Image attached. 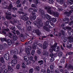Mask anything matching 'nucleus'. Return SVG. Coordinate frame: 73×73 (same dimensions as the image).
Returning <instances> with one entry per match:
<instances>
[{"label":"nucleus","mask_w":73,"mask_h":73,"mask_svg":"<svg viewBox=\"0 0 73 73\" xmlns=\"http://www.w3.org/2000/svg\"><path fill=\"white\" fill-rule=\"evenodd\" d=\"M49 14H50V15H53L54 16L56 17H58L59 16V13L56 11L52 12L51 11V13H50Z\"/></svg>","instance_id":"obj_7"},{"label":"nucleus","mask_w":73,"mask_h":73,"mask_svg":"<svg viewBox=\"0 0 73 73\" xmlns=\"http://www.w3.org/2000/svg\"><path fill=\"white\" fill-rule=\"evenodd\" d=\"M68 68L70 69H72L73 70V66L71 64H70L68 66Z\"/></svg>","instance_id":"obj_37"},{"label":"nucleus","mask_w":73,"mask_h":73,"mask_svg":"<svg viewBox=\"0 0 73 73\" xmlns=\"http://www.w3.org/2000/svg\"><path fill=\"white\" fill-rule=\"evenodd\" d=\"M58 3H64V0H56Z\"/></svg>","instance_id":"obj_40"},{"label":"nucleus","mask_w":73,"mask_h":73,"mask_svg":"<svg viewBox=\"0 0 73 73\" xmlns=\"http://www.w3.org/2000/svg\"><path fill=\"white\" fill-rule=\"evenodd\" d=\"M35 50H32L31 51V54L33 56L35 54Z\"/></svg>","instance_id":"obj_56"},{"label":"nucleus","mask_w":73,"mask_h":73,"mask_svg":"<svg viewBox=\"0 0 73 73\" xmlns=\"http://www.w3.org/2000/svg\"><path fill=\"white\" fill-rule=\"evenodd\" d=\"M7 43L8 45L11 46V45L13 44V42L11 41V40L9 39L7 40Z\"/></svg>","instance_id":"obj_19"},{"label":"nucleus","mask_w":73,"mask_h":73,"mask_svg":"<svg viewBox=\"0 0 73 73\" xmlns=\"http://www.w3.org/2000/svg\"><path fill=\"white\" fill-rule=\"evenodd\" d=\"M13 5L12 3L10 4L9 6H8L7 9H12L13 11H15V10H17V8L16 7H13Z\"/></svg>","instance_id":"obj_8"},{"label":"nucleus","mask_w":73,"mask_h":73,"mask_svg":"<svg viewBox=\"0 0 73 73\" xmlns=\"http://www.w3.org/2000/svg\"><path fill=\"white\" fill-rule=\"evenodd\" d=\"M50 56L51 58L50 59V62H53L54 60V58L57 57V55L56 54H51Z\"/></svg>","instance_id":"obj_4"},{"label":"nucleus","mask_w":73,"mask_h":73,"mask_svg":"<svg viewBox=\"0 0 73 73\" xmlns=\"http://www.w3.org/2000/svg\"><path fill=\"white\" fill-rule=\"evenodd\" d=\"M8 68L9 70H13V69L12 68V67L10 66H8Z\"/></svg>","instance_id":"obj_50"},{"label":"nucleus","mask_w":73,"mask_h":73,"mask_svg":"<svg viewBox=\"0 0 73 73\" xmlns=\"http://www.w3.org/2000/svg\"><path fill=\"white\" fill-rule=\"evenodd\" d=\"M49 23L50 24V25H52V26H53V27H54V25L52 23L48 21H47L45 23L44 25L46 26H48L49 24Z\"/></svg>","instance_id":"obj_13"},{"label":"nucleus","mask_w":73,"mask_h":73,"mask_svg":"<svg viewBox=\"0 0 73 73\" xmlns=\"http://www.w3.org/2000/svg\"><path fill=\"white\" fill-rule=\"evenodd\" d=\"M37 21H34L33 23L35 26H36L37 27H38V23L40 24V25L41 27H43V23H42L41 24L40 23H41V21L40 19L37 18L36 19Z\"/></svg>","instance_id":"obj_2"},{"label":"nucleus","mask_w":73,"mask_h":73,"mask_svg":"<svg viewBox=\"0 0 73 73\" xmlns=\"http://www.w3.org/2000/svg\"><path fill=\"white\" fill-rule=\"evenodd\" d=\"M62 38L64 39L63 40L64 42H66V41H68V38L65 37V35H63L62 37Z\"/></svg>","instance_id":"obj_20"},{"label":"nucleus","mask_w":73,"mask_h":73,"mask_svg":"<svg viewBox=\"0 0 73 73\" xmlns=\"http://www.w3.org/2000/svg\"><path fill=\"white\" fill-rule=\"evenodd\" d=\"M25 67H26V66L25 65V64L24 62H23L22 63V68L23 69H25Z\"/></svg>","instance_id":"obj_34"},{"label":"nucleus","mask_w":73,"mask_h":73,"mask_svg":"<svg viewBox=\"0 0 73 73\" xmlns=\"http://www.w3.org/2000/svg\"><path fill=\"white\" fill-rule=\"evenodd\" d=\"M33 8H29L28 10V11L29 12H30V13H31V12L32 13L33 11H32V10H33Z\"/></svg>","instance_id":"obj_53"},{"label":"nucleus","mask_w":73,"mask_h":73,"mask_svg":"<svg viewBox=\"0 0 73 73\" xmlns=\"http://www.w3.org/2000/svg\"><path fill=\"white\" fill-rule=\"evenodd\" d=\"M17 59H14L13 60H12L11 62V66H14L15 65L17 64Z\"/></svg>","instance_id":"obj_9"},{"label":"nucleus","mask_w":73,"mask_h":73,"mask_svg":"<svg viewBox=\"0 0 73 73\" xmlns=\"http://www.w3.org/2000/svg\"><path fill=\"white\" fill-rule=\"evenodd\" d=\"M16 33L17 35H20V31H16Z\"/></svg>","instance_id":"obj_58"},{"label":"nucleus","mask_w":73,"mask_h":73,"mask_svg":"<svg viewBox=\"0 0 73 73\" xmlns=\"http://www.w3.org/2000/svg\"><path fill=\"white\" fill-rule=\"evenodd\" d=\"M33 68H31L29 70V72L30 73H33Z\"/></svg>","instance_id":"obj_48"},{"label":"nucleus","mask_w":73,"mask_h":73,"mask_svg":"<svg viewBox=\"0 0 73 73\" xmlns=\"http://www.w3.org/2000/svg\"><path fill=\"white\" fill-rule=\"evenodd\" d=\"M50 70H53L54 69V66L53 65H50Z\"/></svg>","instance_id":"obj_45"},{"label":"nucleus","mask_w":73,"mask_h":73,"mask_svg":"<svg viewBox=\"0 0 73 73\" xmlns=\"http://www.w3.org/2000/svg\"><path fill=\"white\" fill-rule=\"evenodd\" d=\"M27 16V13H24L23 14L22 17H25V16Z\"/></svg>","instance_id":"obj_62"},{"label":"nucleus","mask_w":73,"mask_h":73,"mask_svg":"<svg viewBox=\"0 0 73 73\" xmlns=\"http://www.w3.org/2000/svg\"><path fill=\"white\" fill-rule=\"evenodd\" d=\"M33 2L36 5H37L39 3L38 0H33Z\"/></svg>","instance_id":"obj_35"},{"label":"nucleus","mask_w":73,"mask_h":73,"mask_svg":"<svg viewBox=\"0 0 73 73\" xmlns=\"http://www.w3.org/2000/svg\"><path fill=\"white\" fill-rule=\"evenodd\" d=\"M66 11L64 12L65 15H66L67 16H70V15L71 14V13H72L73 12V10H70L69 12V10L67 9V10H66Z\"/></svg>","instance_id":"obj_5"},{"label":"nucleus","mask_w":73,"mask_h":73,"mask_svg":"<svg viewBox=\"0 0 73 73\" xmlns=\"http://www.w3.org/2000/svg\"><path fill=\"white\" fill-rule=\"evenodd\" d=\"M33 32L34 33H35L38 36H40V30H36L35 29H34L33 30Z\"/></svg>","instance_id":"obj_18"},{"label":"nucleus","mask_w":73,"mask_h":73,"mask_svg":"<svg viewBox=\"0 0 73 73\" xmlns=\"http://www.w3.org/2000/svg\"><path fill=\"white\" fill-rule=\"evenodd\" d=\"M47 73H50V70L49 69H47Z\"/></svg>","instance_id":"obj_63"},{"label":"nucleus","mask_w":73,"mask_h":73,"mask_svg":"<svg viewBox=\"0 0 73 73\" xmlns=\"http://www.w3.org/2000/svg\"><path fill=\"white\" fill-rule=\"evenodd\" d=\"M3 24L5 25L6 26H7V27H8V22H5L3 23Z\"/></svg>","instance_id":"obj_54"},{"label":"nucleus","mask_w":73,"mask_h":73,"mask_svg":"<svg viewBox=\"0 0 73 73\" xmlns=\"http://www.w3.org/2000/svg\"><path fill=\"white\" fill-rule=\"evenodd\" d=\"M69 20V18H65L64 19V21H67Z\"/></svg>","instance_id":"obj_55"},{"label":"nucleus","mask_w":73,"mask_h":73,"mask_svg":"<svg viewBox=\"0 0 73 73\" xmlns=\"http://www.w3.org/2000/svg\"><path fill=\"white\" fill-rule=\"evenodd\" d=\"M73 21H71L70 23H69V25L70 26H71V25H73Z\"/></svg>","instance_id":"obj_57"},{"label":"nucleus","mask_w":73,"mask_h":73,"mask_svg":"<svg viewBox=\"0 0 73 73\" xmlns=\"http://www.w3.org/2000/svg\"><path fill=\"white\" fill-rule=\"evenodd\" d=\"M38 63L40 65H43V63H44V61H43L42 60H41L38 61Z\"/></svg>","instance_id":"obj_28"},{"label":"nucleus","mask_w":73,"mask_h":73,"mask_svg":"<svg viewBox=\"0 0 73 73\" xmlns=\"http://www.w3.org/2000/svg\"><path fill=\"white\" fill-rule=\"evenodd\" d=\"M11 53L12 54H13V53H15V54H18V50L17 48H15L14 49V50H12L11 51Z\"/></svg>","instance_id":"obj_17"},{"label":"nucleus","mask_w":73,"mask_h":73,"mask_svg":"<svg viewBox=\"0 0 73 73\" xmlns=\"http://www.w3.org/2000/svg\"><path fill=\"white\" fill-rule=\"evenodd\" d=\"M4 69H5V67H4V66H2L0 70L1 72H4Z\"/></svg>","instance_id":"obj_39"},{"label":"nucleus","mask_w":73,"mask_h":73,"mask_svg":"<svg viewBox=\"0 0 73 73\" xmlns=\"http://www.w3.org/2000/svg\"><path fill=\"white\" fill-rule=\"evenodd\" d=\"M26 61L27 62V63H26V65H29V64H31V61L29 60V59H28Z\"/></svg>","instance_id":"obj_43"},{"label":"nucleus","mask_w":73,"mask_h":73,"mask_svg":"<svg viewBox=\"0 0 73 73\" xmlns=\"http://www.w3.org/2000/svg\"><path fill=\"white\" fill-rule=\"evenodd\" d=\"M0 61L2 64L5 63V61H4V58H3V57H2L1 58H0Z\"/></svg>","instance_id":"obj_30"},{"label":"nucleus","mask_w":73,"mask_h":73,"mask_svg":"<svg viewBox=\"0 0 73 73\" xmlns=\"http://www.w3.org/2000/svg\"><path fill=\"white\" fill-rule=\"evenodd\" d=\"M65 56L62 57V58L60 62L61 64H64L65 62Z\"/></svg>","instance_id":"obj_22"},{"label":"nucleus","mask_w":73,"mask_h":73,"mask_svg":"<svg viewBox=\"0 0 73 73\" xmlns=\"http://www.w3.org/2000/svg\"><path fill=\"white\" fill-rule=\"evenodd\" d=\"M38 59V57H37V56H35L34 57L35 60V61H37Z\"/></svg>","instance_id":"obj_60"},{"label":"nucleus","mask_w":73,"mask_h":73,"mask_svg":"<svg viewBox=\"0 0 73 73\" xmlns=\"http://www.w3.org/2000/svg\"><path fill=\"white\" fill-rule=\"evenodd\" d=\"M13 38L14 41H16L17 40V35H13Z\"/></svg>","instance_id":"obj_26"},{"label":"nucleus","mask_w":73,"mask_h":73,"mask_svg":"<svg viewBox=\"0 0 73 73\" xmlns=\"http://www.w3.org/2000/svg\"><path fill=\"white\" fill-rule=\"evenodd\" d=\"M67 46L68 48H72V44H70L68 45V46Z\"/></svg>","instance_id":"obj_59"},{"label":"nucleus","mask_w":73,"mask_h":73,"mask_svg":"<svg viewBox=\"0 0 73 73\" xmlns=\"http://www.w3.org/2000/svg\"><path fill=\"white\" fill-rule=\"evenodd\" d=\"M8 34L9 35V37H10V38H11V36H12V33L9 32L8 33Z\"/></svg>","instance_id":"obj_51"},{"label":"nucleus","mask_w":73,"mask_h":73,"mask_svg":"<svg viewBox=\"0 0 73 73\" xmlns=\"http://www.w3.org/2000/svg\"><path fill=\"white\" fill-rule=\"evenodd\" d=\"M45 17L47 19H48L49 21H50L51 18H52V17L48 14H46L45 15Z\"/></svg>","instance_id":"obj_25"},{"label":"nucleus","mask_w":73,"mask_h":73,"mask_svg":"<svg viewBox=\"0 0 73 73\" xmlns=\"http://www.w3.org/2000/svg\"><path fill=\"white\" fill-rule=\"evenodd\" d=\"M1 41H2V42H3V41H7V38H1Z\"/></svg>","instance_id":"obj_33"},{"label":"nucleus","mask_w":73,"mask_h":73,"mask_svg":"<svg viewBox=\"0 0 73 73\" xmlns=\"http://www.w3.org/2000/svg\"><path fill=\"white\" fill-rule=\"evenodd\" d=\"M33 11L32 12V14L33 16H32L31 18V20H35L36 19L37 16L36 15H35L36 14V12H37V10H38L37 9H33Z\"/></svg>","instance_id":"obj_1"},{"label":"nucleus","mask_w":73,"mask_h":73,"mask_svg":"<svg viewBox=\"0 0 73 73\" xmlns=\"http://www.w3.org/2000/svg\"><path fill=\"white\" fill-rule=\"evenodd\" d=\"M39 13L42 16H44V11L42 9H39Z\"/></svg>","instance_id":"obj_15"},{"label":"nucleus","mask_w":73,"mask_h":73,"mask_svg":"<svg viewBox=\"0 0 73 73\" xmlns=\"http://www.w3.org/2000/svg\"><path fill=\"white\" fill-rule=\"evenodd\" d=\"M52 46H51V48H50L49 49L50 52V53H52L53 50H54V49H53V48H52Z\"/></svg>","instance_id":"obj_42"},{"label":"nucleus","mask_w":73,"mask_h":73,"mask_svg":"<svg viewBox=\"0 0 73 73\" xmlns=\"http://www.w3.org/2000/svg\"><path fill=\"white\" fill-rule=\"evenodd\" d=\"M8 70H7V69H5L4 71V73H7L8 72Z\"/></svg>","instance_id":"obj_64"},{"label":"nucleus","mask_w":73,"mask_h":73,"mask_svg":"<svg viewBox=\"0 0 73 73\" xmlns=\"http://www.w3.org/2000/svg\"><path fill=\"white\" fill-rule=\"evenodd\" d=\"M49 54L46 51H43V55L45 57H48V55Z\"/></svg>","instance_id":"obj_23"},{"label":"nucleus","mask_w":73,"mask_h":73,"mask_svg":"<svg viewBox=\"0 0 73 73\" xmlns=\"http://www.w3.org/2000/svg\"><path fill=\"white\" fill-rule=\"evenodd\" d=\"M48 43L46 42V41H44L43 43V48L44 49H46L47 48V46H48Z\"/></svg>","instance_id":"obj_16"},{"label":"nucleus","mask_w":73,"mask_h":73,"mask_svg":"<svg viewBox=\"0 0 73 73\" xmlns=\"http://www.w3.org/2000/svg\"><path fill=\"white\" fill-rule=\"evenodd\" d=\"M11 29L12 30H13V31H14V32L16 31V29H15V26H13L11 27Z\"/></svg>","instance_id":"obj_47"},{"label":"nucleus","mask_w":73,"mask_h":73,"mask_svg":"<svg viewBox=\"0 0 73 73\" xmlns=\"http://www.w3.org/2000/svg\"><path fill=\"white\" fill-rule=\"evenodd\" d=\"M44 9H46V10H47V12L49 13H51V11H52L51 10V7H44Z\"/></svg>","instance_id":"obj_14"},{"label":"nucleus","mask_w":73,"mask_h":73,"mask_svg":"<svg viewBox=\"0 0 73 73\" xmlns=\"http://www.w3.org/2000/svg\"><path fill=\"white\" fill-rule=\"evenodd\" d=\"M6 18L7 20H11L12 19V17L9 15H6Z\"/></svg>","instance_id":"obj_32"},{"label":"nucleus","mask_w":73,"mask_h":73,"mask_svg":"<svg viewBox=\"0 0 73 73\" xmlns=\"http://www.w3.org/2000/svg\"><path fill=\"white\" fill-rule=\"evenodd\" d=\"M31 49L28 47H27L25 48V52L28 54V56H30L31 54H30V50Z\"/></svg>","instance_id":"obj_12"},{"label":"nucleus","mask_w":73,"mask_h":73,"mask_svg":"<svg viewBox=\"0 0 73 73\" xmlns=\"http://www.w3.org/2000/svg\"><path fill=\"white\" fill-rule=\"evenodd\" d=\"M68 33L69 36H70V35H73V29L72 31L71 30L70 31H68Z\"/></svg>","instance_id":"obj_29"},{"label":"nucleus","mask_w":73,"mask_h":73,"mask_svg":"<svg viewBox=\"0 0 73 73\" xmlns=\"http://www.w3.org/2000/svg\"><path fill=\"white\" fill-rule=\"evenodd\" d=\"M31 7L32 8H36V5L35 4H32L31 5Z\"/></svg>","instance_id":"obj_46"},{"label":"nucleus","mask_w":73,"mask_h":73,"mask_svg":"<svg viewBox=\"0 0 73 73\" xmlns=\"http://www.w3.org/2000/svg\"><path fill=\"white\" fill-rule=\"evenodd\" d=\"M68 39L70 42H73V37L72 36H69Z\"/></svg>","instance_id":"obj_21"},{"label":"nucleus","mask_w":73,"mask_h":73,"mask_svg":"<svg viewBox=\"0 0 73 73\" xmlns=\"http://www.w3.org/2000/svg\"><path fill=\"white\" fill-rule=\"evenodd\" d=\"M26 24L27 25H31L32 22L30 21H28L26 22Z\"/></svg>","instance_id":"obj_38"},{"label":"nucleus","mask_w":73,"mask_h":73,"mask_svg":"<svg viewBox=\"0 0 73 73\" xmlns=\"http://www.w3.org/2000/svg\"><path fill=\"white\" fill-rule=\"evenodd\" d=\"M58 56L59 57H62V53L60 52L59 53Z\"/></svg>","instance_id":"obj_52"},{"label":"nucleus","mask_w":73,"mask_h":73,"mask_svg":"<svg viewBox=\"0 0 73 73\" xmlns=\"http://www.w3.org/2000/svg\"><path fill=\"white\" fill-rule=\"evenodd\" d=\"M57 43L56 42L54 44V45L52 46V48H53L54 51V52H58V51H59L60 46H58L57 47V48H56V47H57Z\"/></svg>","instance_id":"obj_3"},{"label":"nucleus","mask_w":73,"mask_h":73,"mask_svg":"<svg viewBox=\"0 0 73 73\" xmlns=\"http://www.w3.org/2000/svg\"><path fill=\"white\" fill-rule=\"evenodd\" d=\"M13 58H15L16 60V59H17V55L15 54H14V55H13Z\"/></svg>","instance_id":"obj_61"},{"label":"nucleus","mask_w":73,"mask_h":73,"mask_svg":"<svg viewBox=\"0 0 73 73\" xmlns=\"http://www.w3.org/2000/svg\"><path fill=\"white\" fill-rule=\"evenodd\" d=\"M10 56V55L9 54L7 53H6L4 55V58L5 59L7 60V61H8L9 59V57Z\"/></svg>","instance_id":"obj_11"},{"label":"nucleus","mask_w":73,"mask_h":73,"mask_svg":"<svg viewBox=\"0 0 73 73\" xmlns=\"http://www.w3.org/2000/svg\"><path fill=\"white\" fill-rule=\"evenodd\" d=\"M60 31L62 33V35L64 36V35H65V31H64L63 30H60Z\"/></svg>","instance_id":"obj_41"},{"label":"nucleus","mask_w":73,"mask_h":73,"mask_svg":"<svg viewBox=\"0 0 73 73\" xmlns=\"http://www.w3.org/2000/svg\"><path fill=\"white\" fill-rule=\"evenodd\" d=\"M29 19V18L28 17H22V19H23V20H25V21L26 20L27 21Z\"/></svg>","instance_id":"obj_36"},{"label":"nucleus","mask_w":73,"mask_h":73,"mask_svg":"<svg viewBox=\"0 0 73 73\" xmlns=\"http://www.w3.org/2000/svg\"><path fill=\"white\" fill-rule=\"evenodd\" d=\"M63 29L66 31L67 30L68 31H72V27H70L67 26L66 27H64L62 28Z\"/></svg>","instance_id":"obj_10"},{"label":"nucleus","mask_w":73,"mask_h":73,"mask_svg":"<svg viewBox=\"0 0 73 73\" xmlns=\"http://www.w3.org/2000/svg\"><path fill=\"white\" fill-rule=\"evenodd\" d=\"M28 58V57L26 56H24V60H25V61H28V59H27V58Z\"/></svg>","instance_id":"obj_49"},{"label":"nucleus","mask_w":73,"mask_h":73,"mask_svg":"<svg viewBox=\"0 0 73 73\" xmlns=\"http://www.w3.org/2000/svg\"><path fill=\"white\" fill-rule=\"evenodd\" d=\"M37 46V42H34L33 43V47L34 49L36 48Z\"/></svg>","instance_id":"obj_27"},{"label":"nucleus","mask_w":73,"mask_h":73,"mask_svg":"<svg viewBox=\"0 0 73 73\" xmlns=\"http://www.w3.org/2000/svg\"><path fill=\"white\" fill-rule=\"evenodd\" d=\"M32 27L30 25H29L27 27V30L29 31L31 30Z\"/></svg>","instance_id":"obj_44"},{"label":"nucleus","mask_w":73,"mask_h":73,"mask_svg":"<svg viewBox=\"0 0 73 73\" xmlns=\"http://www.w3.org/2000/svg\"><path fill=\"white\" fill-rule=\"evenodd\" d=\"M50 21H52V23H55V22L57 21V20L54 18H51L50 19Z\"/></svg>","instance_id":"obj_24"},{"label":"nucleus","mask_w":73,"mask_h":73,"mask_svg":"<svg viewBox=\"0 0 73 73\" xmlns=\"http://www.w3.org/2000/svg\"><path fill=\"white\" fill-rule=\"evenodd\" d=\"M40 67L39 66H36L35 67V70L36 71H37V72L38 71H40Z\"/></svg>","instance_id":"obj_31"},{"label":"nucleus","mask_w":73,"mask_h":73,"mask_svg":"<svg viewBox=\"0 0 73 73\" xmlns=\"http://www.w3.org/2000/svg\"><path fill=\"white\" fill-rule=\"evenodd\" d=\"M45 25L43 27V29L46 32H49V31H50V29H49L48 28H51V26L49 25H48L47 26H48V28Z\"/></svg>","instance_id":"obj_6"}]
</instances>
